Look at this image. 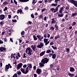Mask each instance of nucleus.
Segmentation results:
<instances>
[{
    "label": "nucleus",
    "mask_w": 77,
    "mask_h": 77,
    "mask_svg": "<svg viewBox=\"0 0 77 77\" xmlns=\"http://www.w3.org/2000/svg\"><path fill=\"white\" fill-rule=\"evenodd\" d=\"M12 21L13 23H17V21L16 20H12Z\"/></svg>",
    "instance_id": "nucleus-42"
},
{
    "label": "nucleus",
    "mask_w": 77,
    "mask_h": 77,
    "mask_svg": "<svg viewBox=\"0 0 77 77\" xmlns=\"http://www.w3.org/2000/svg\"><path fill=\"white\" fill-rule=\"evenodd\" d=\"M60 0H55L54 1V3H53L51 5V6H57L58 2H60Z\"/></svg>",
    "instance_id": "nucleus-6"
},
{
    "label": "nucleus",
    "mask_w": 77,
    "mask_h": 77,
    "mask_svg": "<svg viewBox=\"0 0 77 77\" xmlns=\"http://www.w3.org/2000/svg\"><path fill=\"white\" fill-rule=\"evenodd\" d=\"M21 74V72H19L17 73L18 75H20Z\"/></svg>",
    "instance_id": "nucleus-58"
},
{
    "label": "nucleus",
    "mask_w": 77,
    "mask_h": 77,
    "mask_svg": "<svg viewBox=\"0 0 77 77\" xmlns=\"http://www.w3.org/2000/svg\"><path fill=\"white\" fill-rule=\"evenodd\" d=\"M20 70H21V72H23V74H25V69L22 68Z\"/></svg>",
    "instance_id": "nucleus-26"
},
{
    "label": "nucleus",
    "mask_w": 77,
    "mask_h": 77,
    "mask_svg": "<svg viewBox=\"0 0 77 77\" xmlns=\"http://www.w3.org/2000/svg\"><path fill=\"white\" fill-rule=\"evenodd\" d=\"M69 9V7H66L65 8V10H66V9H67V10H68V9Z\"/></svg>",
    "instance_id": "nucleus-63"
},
{
    "label": "nucleus",
    "mask_w": 77,
    "mask_h": 77,
    "mask_svg": "<svg viewBox=\"0 0 77 77\" xmlns=\"http://www.w3.org/2000/svg\"><path fill=\"white\" fill-rule=\"evenodd\" d=\"M53 54L50 53L49 54V57H51L53 56Z\"/></svg>",
    "instance_id": "nucleus-44"
},
{
    "label": "nucleus",
    "mask_w": 77,
    "mask_h": 77,
    "mask_svg": "<svg viewBox=\"0 0 77 77\" xmlns=\"http://www.w3.org/2000/svg\"><path fill=\"white\" fill-rule=\"evenodd\" d=\"M43 41L45 44V45H48V44L50 43V40H49V41H48V39L46 38H44Z\"/></svg>",
    "instance_id": "nucleus-5"
},
{
    "label": "nucleus",
    "mask_w": 77,
    "mask_h": 77,
    "mask_svg": "<svg viewBox=\"0 0 77 77\" xmlns=\"http://www.w3.org/2000/svg\"><path fill=\"white\" fill-rule=\"evenodd\" d=\"M32 50L30 48H26V53H27V54L29 55V56H31L32 54Z\"/></svg>",
    "instance_id": "nucleus-2"
},
{
    "label": "nucleus",
    "mask_w": 77,
    "mask_h": 77,
    "mask_svg": "<svg viewBox=\"0 0 77 77\" xmlns=\"http://www.w3.org/2000/svg\"><path fill=\"white\" fill-rule=\"evenodd\" d=\"M24 34V31H23L21 32V35H23Z\"/></svg>",
    "instance_id": "nucleus-46"
},
{
    "label": "nucleus",
    "mask_w": 77,
    "mask_h": 77,
    "mask_svg": "<svg viewBox=\"0 0 77 77\" xmlns=\"http://www.w3.org/2000/svg\"><path fill=\"white\" fill-rule=\"evenodd\" d=\"M14 56V54H12L11 56V58H12Z\"/></svg>",
    "instance_id": "nucleus-60"
},
{
    "label": "nucleus",
    "mask_w": 77,
    "mask_h": 77,
    "mask_svg": "<svg viewBox=\"0 0 77 77\" xmlns=\"http://www.w3.org/2000/svg\"><path fill=\"white\" fill-rule=\"evenodd\" d=\"M36 0H33L32 4H33V5H35V3H36Z\"/></svg>",
    "instance_id": "nucleus-33"
},
{
    "label": "nucleus",
    "mask_w": 77,
    "mask_h": 77,
    "mask_svg": "<svg viewBox=\"0 0 77 77\" xmlns=\"http://www.w3.org/2000/svg\"><path fill=\"white\" fill-rule=\"evenodd\" d=\"M27 68H28L29 69H32V64L30 63H28L27 65Z\"/></svg>",
    "instance_id": "nucleus-12"
},
{
    "label": "nucleus",
    "mask_w": 77,
    "mask_h": 77,
    "mask_svg": "<svg viewBox=\"0 0 77 77\" xmlns=\"http://www.w3.org/2000/svg\"><path fill=\"white\" fill-rule=\"evenodd\" d=\"M11 68L12 66L11 65V64H8V65H7L5 66V71H8V69H9V68Z\"/></svg>",
    "instance_id": "nucleus-3"
},
{
    "label": "nucleus",
    "mask_w": 77,
    "mask_h": 77,
    "mask_svg": "<svg viewBox=\"0 0 77 77\" xmlns=\"http://www.w3.org/2000/svg\"><path fill=\"white\" fill-rule=\"evenodd\" d=\"M45 51H42L40 54V56H43L45 54Z\"/></svg>",
    "instance_id": "nucleus-18"
},
{
    "label": "nucleus",
    "mask_w": 77,
    "mask_h": 77,
    "mask_svg": "<svg viewBox=\"0 0 77 77\" xmlns=\"http://www.w3.org/2000/svg\"><path fill=\"white\" fill-rule=\"evenodd\" d=\"M51 11L52 12H53L54 13H55V12H56L57 11H58V8H56L55 9L52 8L50 9Z\"/></svg>",
    "instance_id": "nucleus-7"
},
{
    "label": "nucleus",
    "mask_w": 77,
    "mask_h": 77,
    "mask_svg": "<svg viewBox=\"0 0 77 77\" xmlns=\"http://www.w3.org/2000/svg\"><path fill=\"white\" fill-rule=\"evenodd\" d=\"M43 37L45 38H47V34H45L44 35Z\"/></svg>",
    "instance_id": "nucleus-43"
},
{
    "label": "nucleus",
    "mask_w": 77,
    "mask_h": 77,
    "mask_svg": "<svg viewBox=\"0 0 77 77\" xmlns=\"http://www.w3.org/2000/svg\"><path fill=\"white\" fill-rule=\"evenodd\" d=\"M55 27L56 29H57V30L58 29H59V27L58 26H57V24H55Z\"/></svg>",
    "instance_id": "nucleus-36"
},
{
    "label": "nucleus",
    "mask_w": 77,
    "mask_h": 77,
    "mask_svg": "<svg viewBox=\"0 0 77 77\" xmlns=\"http://www.w3.org/2000/svg\"><path fill=\"white\" fill-rule=\"evenodd\" d=\"M49 60L47 58H44L42 60L41 62L39 63V65L40 66L43 67V66H44V64H45V63H47V62H48Z\"/></svg>",
    "instance_id": "nucleus-1"
},
{
    "label": "nucleus",
    "mask_w": 77,
    "mask_h": 77,
    "mask_svg": "<svg viewBox=\"0 0 77 77\" xmlns=\"http://www.w3.org/2000/svg\"><path fill=\"white\" fill-rule=\"evenodd\" d=\"M70 71L71 72H74L75 71V69L73 67H71L70 68Z\"/></svg>",
    "instance_id": "nucleus-16"
},
{
    "label": "nucleus",
    "mask_w": 77,
    "mask_h": 77,
    "mask_svg": "<svg viewBox=\"0 0 77 77\" xmlns=\"http://www.w3.org/2000/svg\"><path fill=\"white\" fill-rule=\"evenodd\" d=\"M17 56L19 57H20V54L19 52L17 53Z\"/></svg>",
    "instance_id": "nucleus-54"
},
{
    "label": "nucleus",
    "mask_w": 77,
    "mask_h": 77,
    "mask_svg": "<svg viewBox=\"0 0 77 77\" xmlns=\"http://www.w3.org/2000/svg\"><path fill=\"white\" fill-rule=\"evenodd\" d=\"M46 53H51V50L50 49L48 50Z\"/></svg>",
    "instance_id": "nucleus-38"
},
{
    "label": "nucleus",
    "mask_w": 77,
    "mask_h": 77,
    "mask_svg": "<svg viewBox=\"0 0 77 77\" xmlns=\"http://www.w3.org/2000/svg\"><path fill=\"white\" fill-rule=\"evenodd\" d=\"M52 21L51 22V23H52V24L55 23H56V20H54V19L53 18L52 19Z\"/></svg>",
    "instance_id": "nucleus-21"
},
{
    "label": "nucleus",
    "mask_w": 77,
    "mask_h": 77,
    "mask_svg": "<svg viewBox=\"0 0 77 77\" xmlns=\"http://www.w3.org/2000/svg\"><path fill=\"white\" fill-rule=\"evenodd\" d=\"M5 18V15L4 14H1L0 15V20H3Z\"/></svg>",
    "instance_id": "nucleus-10"
},
{
    "label": "nucleus",
    "mask_w": 77,
    "mask_h": 77,
    "mask_svg": "<svg viewBox=\"0 0 77 77\" xmlns=\"http://www.w3.org/2000/svg\"><path fill=\"white\" fill-rule=\"evenodd\" d=\"M8 18H9V19H11V15H8Z\"/></svg>",
    "instance_id": "nucleus-47"
},
{
    "label": "nucleus",
    "mask_w": 77,
    "mask_h": 77,
    "mask_svg": "<svg viewBox=\"0 0 77 77\" xmlns=\"http://www.w3.org/2000/svg\"><path fill=\"white\" fill-rule=\"evenodd\" d=\"M68 75H69V77H72L74 75V74H72L70 73H69L68 74Z\"/></svg>",
    "instance_id": "nucleus-27"
},
{
    "label": "nucleus",
    "mask_w": 77,
    "mask_h": 77,
    "mask_svg": "<svg viewBox=\"0 0 77 77\" xmlns=\"http://www.w3.org/2000/svg\"><path fill=\"white\" fill-rule=\"evenodd\" d=\"M14 2L16 4V5H17V2L16 1V0H14Z\"/></svg>",
    "instance_id": "nucleus-57"
},
{
    "label": "nucleus",
    "mask_w": 77,
    "mask_h": 77,
    "mask_svg": "<svg viewBox=\"0 0 77 77\" xmlns=\"http://www.w3.org/2000/svg\"><path fill=\"white\" fill-rule=\"evenodd\" d=\"M53 44H54V43H53V42H51L50 43V45H53Z\"/></svg>",
    "instance_id": "nucleus-55"
},
{
    "label": "nucleus",
    "mask_w": 77,
    "mask_h": 77,
    "mask_svg": "<svg viewBox=\"0 0 77 77\" xmlns=\"http://www.w3.org/2000/svg\"><path fill=\"white\" fill-rule=\"evenodd\" d=\"M60 38V35H58L57 36L55 37L54 39H58V38Z\"/></svg>",
    "instance_id": "nucleus-25"
},
{
    "label": "nucleus",
    "mask_w": 77,
    "mask_h": 77,
    "mask_svg": "<svg viewBox=\"0 0 77 77\" xmlns=\"http://www.w3.org/2000/svg\"><path fill=\"white\" fill-rule=\"evenodd\" d=\"M33 38L34 41H36L38 39L37 37L35 36V35H33Z\"/></svg>",
    "instance_id": "nucleus-22"
},
{
    "label": "nucleus",
    "mask_w": 77,
    "mask_h": 77,
    "mask_svg": "<svg viewBox=\"0 0 77 77\" xmlns=\"http://www.w3.org/2000/svg\"><path fill=\"white\" fill-rule=\"evenodd\" d=\"M43 16L42 15H40L38 17V18L39 20H40V19H41V18H42V17Z\"/></svg>",
    "instance_id": "nucleus-35"
},
{
    "label": "nucleus",
    "mask_w": 77,
    "mask_h": 77,
    "mask_svg": "<svg viewBox=\"0 0 77 77\" xmlns=\"http://www.w3.org/2000/svg\"><path fill=\"white\" fill-rule=\"evenodd\" d=\"M23 58H26V57H27V56H26V54L25 53L23 54Z\"/></svg>",
    "instance_id": "nucleus-29"
},
{
    "label": "nucleus",
    "mask_w": 77,
    "mask_h": 77,
    "mask_svg": "<svg viewBox=\"0 0 77 77\" xmlns=\"http://www.w3.org/2000/svg\"><path fill=\"white\" fill-rule=\"evenodd\" d=\"M22 12V10H17V14H19V12H20V13H21V12Z\"/></svg>",
    "instance_id": "nucleus-34"
},
{
    "label": "nucleus",
    "mask_w": 77,
    "mask_h": 77,
    "mask_svg": "<svg viewBox=\"0 0 77 77\" xmlns=\"http://www.w3.org/2000/svg\"><path fill=\"white\" fill-rule=\"evenodd\" d=\"M63 16V14H58V17H62Z\"/></svg>",
    "instance_id": "nucleus-23"
},
{
    "label": "nucleus",
    "mask_w": 77,
    "mask_h": 77,
    "mask_svg": "<svg viewBox=\"0 0 77 77\" xmlns=\"http://www.w3.org/2000/svg\"><path fill=\"white\" fill-rule=\"evenodd\" d=\"M0 24L1 25H3V24H4V23H3V21H1L0 22Z\"/></svg>",
    "instance_id": "nucleus-48"
},
{
    "label": "nucleus",
    "mask_w": 77,
    "mask_h": 77,
    "mask_svg": "<svg viewBox=\"0 0 77 77\" xmlns=\"http://www.w3.org/2000/svg\"><path fill=\"white\" fill-rule=\"evenodd\" d=\"M3 44V42L2 40H0V44Z\"/></svg>",
    "instance_id": "nucleus-52"
},
{
    "label": "nucleus",
    "mask_w": 77,
    "mask_h": 77,
    "mask_svg": "<svg viewBox=\"0 0 77 77\" xmlns=\"http://www.w3.org/2000/svg\"><path fill=\"white\" fill-rule=\"evenodd\" d=\"M23 66V64L22 63H19L17 66V69L18 70L20 69V68H21Z\"/></svg>",
    "instance_id": "nucleus-11"
},
{
    "label": "nucleus",
    "mask_w": 77,
    "mask_h": 77,
    "mask_svg": "<svg viewBox=\"0 0 77 77\" xmlns=\"http://www.w3.org/2000/svg\"><path fill=\"white\" fill-rule=\"evenodd\" d=\"M56 56H57L56 54H53L52 56V58L54 59H56Z\"/></svg>",
    "instance_id": "nucleus-19"
},
{
    "label": "nucleus",
    "mask_w": 77,
    "mask_h": 77,
    "mask_svg": "<svg viewBox=\"0 0 77 77\" xmlns=\"http://www.w3.org/2000/svg\"><path fill=\"white\" fill-rule=\"evenodd\" d=\"M65 7L64 6H63L61 8L60 10L59 11V13H60V14H61V13L62 12V11L63 10V9H65Z\"/></svg>",
    "instance_id": "nucleus-14"
},
{
    "label": "nucleus",
    "mask_w": 77,
    "mask_h": 77,
    "mask_svg": "<svg viewBox=\"0 0 77 77\" xmlns=\"http://www.w3.org/2000/svg\"><path fill=\"white\" fill-rule=\"evenodd\" d=\"M27 67V65L26 64H25L23 66V68H26Z\"/></svg>",
    "instance_id": "nucleus-59"
},
{
    "label": "nucleus",
    "mask_w": 77,
    "mask_h": 77,
    "mask_svg": "<svg viewBox=\"0 0 77 77\" xmlns=\"http://www.w3.org/2000/svg\"><path fill=\"white\" fill-rule=\"evenodd\" d=\"M31 17H32V18H35V16H34V15H33V14H32L31 15Z\"/></svg>",
    "instance_id": "nucleus-49"
},
{
    "label": "nucleus",
    "mask_w": 77,
    "mask_h": 77,
    "mask_svg": "<svg viewBox=\"0 0 77 77\" xmlns=\"http://www.w3.org/2000/svg\"><path fill=\"white\" fill-rule=\"evenodd\" d=\"M31 47L34 51H36L37 50V48L36 47V46L35 45H32L31 46Z\"/></svg>",
    "instance_id": "nucleus-9"
},
{
    "label": "nucleus",
    "mask_w": 77,
    "mask_h": 77,
    "mask_svg": "<svg viewBox=\"0 0 77 77\" xmlns=\"http://www.w3.org/2000/svg\"><path fill=\"white\" fill-rule=\"evenodd\" d=\"M29 70H30V69L26 67L25 71V74H27L28 72H29Z\"/></svg>",
    "instance_id": "nucleus-17"
},
{
    "label": "nucleus",
    "mask_w": 77,
    "mask_h": 77,
    "mask_svg": "<svg viewBox=\"0 0 77 77\" xmlns=\"http://www.w3.org/2000/svg\"><path fill=\"white\" fill-rule=\"evenodd\" d=\"M44 47V43L40 42L38 43V45L37 46V47L39 48H42Z\"/></svg>",
    "instance_id": "nucleus-4"
},
{
    "label": "nucleus",
    "mask_w": 77,
    "mask_h": 77,
    "mask_svg": "<svg viewBox=\"0 0 77 77\" xmlns=\"http://www.w3.org/2000/svg\"><path fill=\"white\" fill-rule=\"evenodd\" d=\"M43 73L44 74L45 76H47V75H48V72H47L46 71L45 72H44Z\"/></svg>",
    "instance_id": "nucleus-31"
},
{
    "label": "nucleus",
    "mask_w": 77,
    "mask_h": 77,
    "mask_svg": "<svg viewBox=\"0 0 77 77\" xmlns=\"http://www.w3.org/2000/svg\"><path fill=\"white\" fill-rule=\"evenodd\" d=\"M68 2L73 4H74V3L75 2V1L74 0H68Z\"/></svg>",
    "instance_id": "nucleus-20"
},
{
    "label": "nucleus",
    "mask_w": 77,
    "mask_h": 77,
    "mask_svg": "<svg viewBox=\"0 0 77 77\" xmlns=\"http://www.w3.org/2000/svg\"><path fill=\"white\" fill-rule=\"evenodd\" d=\"M52 47L54 50H57V49L56 47H54V46H52Z\"/></svg>",
    "instance_id": "nucleus-39"
},
{
    "label": "nucleus",
    "mask_w": 77,
    "mask_h": 77,
    "mask_svg": "<svg viewBox=\"0 0 77 77\" xmlns=\"http://www.w3.org/2000/svg\"><path fill=\"white\" fill-rule=\"evenodd\" d=\"M8 2L7 1H5L3 3V5H8Z\"/></svg>",
    "instance_id": "nucleus-32"
},
{
    "label": "nucleus",
    "mask_w": 77,
    "mask_h": 77,
    "mask_svg": "<svg viewBox=\"0 0 77 77\" xmlns=\"http://www.w3.org/2000/svg\"><path fill=\"white\" fill-rule=\"evenodd\" d=\"M48 3H51V1L50 0H48Z\"/></svg>",
    "instance_id": "nucleus-64"
},
{
    "label": "nucleus",
    "mask_w": 77,
    "mask_h": 77,
    "mask_svg": "<svg viewBox=\"0 0 77 77\" xmlns=\"http://www.w3.org/2000/svg\"><path fill=\"white\" fill-rule=\"evenodd\" d=\"M41 72H42V70L41 69H38L36 70V72L38 74H40Z\"/></svg>",
    "instance_id": "nucleus-13"
},
{
    "label": "nucleus",
    "mask_w": 77,
    "mask_h": 77,
    "mask_svg": "<svg viewBox=\"0 0 77 77\" xmlns=\"http://www.w3.org/2000/svg\"><path fill=\"white\" fill-rule=\"evenodd\" d=\"M76 24V22H73L72 24V26H74Z\"/></svg>",
    "instance_id": "nucleus-40"
},
{
    "label": "nucleus",
    "mask_w": 77,
    "mask_h": 77,
    "mask_svg": "<svg viewBox=\"0 0 77 77\" xmlns=\"http://www.w3.org/2000/svg\"><path fill=\"white\" fill-rule=\"evenodd\" d=\"M8 10V8L7 7H5V9H4V11H6Z\"/></svg>",
    "instance_id": "nucleus-41"
},
{
    "label": "nucleus",
    "mask_w": 77,
    "mask_h": 77,
    "mask_svg": "<svg viewBox=\"0 0 77 77\" xmlns=\"http://www.w3.org/2000/svg\"><path fill=\"white\" fill-rule=\"evenodd\" d=\"M13 77H17V74H15L13 75Z\"/></svg>",
    "instance_id": "nucleus-45"
},
{
    "label": "nucleus",
    "mask_w": 77,
    "mask_h": 77,
    "mask_svg": "<svg viewBox=\"0 0 77 77\" xmlns=\"http://www.w3.org/2000/svg\"><path fill=\"white\" fill-rule=\"evenodd\" d=\"M19 1H20L21 2H28L29 0H19Z\"/></svg>",
    "instance_id": "nucleus-24"
},
{
    "label": "nucleus",
    "mask_w": 77,
    "mask_h": 77,
    "mask_svg": "<svg viewBox=\"0 0 77 77\" xmlns=\"http://www.w3.org/2000/svg\"><path fill=\"white\" fill-rule=\"evenodd\" d=\"M5 32H2V36H4V35H5Z\"/></svg>",
    "instance_id": "nucleus-53"
},
{
    "label": "nucleus",
    "mask_w": 77,
    "mask_h": 77,
    "mask_svg": "<svg viewBox=\"0 0 77 77\" xmlns=\"http://www.w3.org/2000/svg\"><path fill=\"white\" fill-rule=\"evenodd\" d=\"M4 41L5 42H7L8 41V40L7 39V38H4Z\"/></svg>",
    "instance_id": "nucleus-56"
},
{
    "label": "nucleus",
    "mask_w": 77,
    "mask_h": 77,
    "mask_svg": "<svg viewBox=\"0 0 77 77\" xmlns=\"http://www.w3.org/2000/svg\"><path fill=\"white\" fill-rule=\"evenodd\" d=\"M0 51H6V48L2 47L0 48Z\"/></svg>",
    "instance_id": "nucleus-15"
},
{
    "label": "nucleus",
    "mask_w": 77,
    "mask_h": 77,
    "mask_svg": "<svg viewBox=\"0 0 77 77\" xmlns=\"http://www.w3.org/2000/svg\"><path fill=\"white\" fill-rule=\"evenodd\" d=\"M34 77H37V75L36 74H34Z\"/></svg>",
    "instance_id": "nucleus-61"
},
{
    "label": "nucleus",
    "mask_w": 77,
    "mask_h": 77,
    "mask_svg": "<svg viewBox=\"0 0 77 77\" xmlns=\"http://www.w3.org/2000/svg\"><path fill=\"white\" fill-rule=\"evenodd\" d=\"M0 66H1V68H2V65H3L2 63H0Z\"/></svg>",
    "instance_id": "nucleus-62"
},
{
    "label": "nucleus",
    "mask_w": 77,
    "mask_h": 77,
    "mask_svg": "<svg viewBox=\"0 0 77 77\" xmlns=\"http://www.w3.org/2000/svg\"><path fill=\"white\" fill-rule=\"evenodd\" d=\"M36 37L38 38V39L40 41H42V39H44V37L43 36H41L39 35H38L36 36Z\"/></svg>",
    "instance_id": "nucleus-8"
},
{
    "label": "nucleus",
    "mask_w": 77,
    "mask_h": 77,
    "mask_svg": "<svg viewBox=\"0 0 77 77\" xmlns=\"http://www.w3.org/2000/svg\"><path fill=\"white\" fill-rule=\"evenodd\" d=\"M44 20L45 21H47V17H45L44 18Z\"/></svg>",
    "instance_id": "nucleus-50"
},
{
    "label": "nucleus",
    "mask_w": 77,
    "mask_h": 77,
    "mask_svg": "<svg viewBox=\"0 0 77 77\" xmlns=\"http://www.w3.org/2000/svg\"><path fill=\"white\" fill-rule=\"evenodd\" d=\"M50 30H52V31H53V30H54V28L53 26H52L50 28Z\"/></svg>",
    "instance_id": "nucleus-28"
},
{
    "label": "nucleus",
    "mask_w": 77,
    "mask_h": 77,
    "mask_svg": "<svg viewBox=\"0 0 77 77\" xmlns=\"http://www.w3.org/2000/svg\"><path fill=\"white\" fill-rule=\"evenodd\" d=\"M50 35L49 34H47V38H50Z\"/></svg>",
    "instance_id": "nucleus-51"
},
{
    "label": "nucleus",
    "mask_w": 77,
    "mask_h": 77,
    "mask_svg": "<svg viewBox=\"0 0 77 77\" xmlns=\"http://www.w3.org/2000/svg\"><path fill=\"white\" fill-rule=\"evenodd\" d=\"M77 15V13H74L72 14V17H75V16H76Z\"/></svg>",
    "instance_id": "nucleus-30"
},
{
    "label": "nucleus",
    "mask_w": 77,
    "mask_h": 77,
    "mask_svg": "<svg viewBox=\"0 0 77 77\" xmlns=\"http://www.w3.org/2000/svg\"><path fill=\"white\" fill-rule=\"evenodd\" d=\"M73 4H74L75 6L76 7H77V1H75V2Z\"/></svg>",
    "instance_id": "nucleus-37"
}]
</instances>
